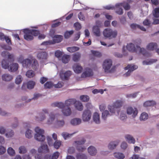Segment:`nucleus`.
Masks as SVG:
<instances>
[{
  "mask_svg": "<svg viewBox=\"0 0 159 159\" xmlns=\"http://www.w3.org/2000/svg\"><path fill=\"white\" fill-rule=\"evenodd\" d=\"M151 24V21L148 19H146L143 22V25L145 26H149Z\"/></svg>",
  "mask_w": 159,
  "mask_h": 159,
  "instance_id": "nucleus-64",
  "label": "nucleus"
},
{
  "mask_svg": "<svg viewBox=\"0 0 159 159\" xmlns=\"http://www.w3.org/2000/svg\"><path fill=\"white\" fill-rule=\"evenodd\" d=\"M127 113L128 115H132V117L134 118L137 115L138 110L136 108L129 107L127 108Z\"/></svg>",
  "mask_w": 159,
  "mask_h": 159,
  "instance_id": "nucleus-15",
  "label": "nucleus"
},
{
  "mask_svg": "<svg viewBox=\"0 0 159 159\" xmlns=\"http://www.w3.org/2000/svg\"><path fill=\"white\" fill-rule=\"evenodd\" d=\"M119 143V141H118L110 142L108 146L109 148L111 150L114 149L118 145Z\"/></svg>",
  "mask_w": 159,
  "mask_h": 159,
  "instance_id": "nucleus-25",
  "label": "nucleus"
},
{
  "mask_svg": "<svg viewBox=\"0 0 159 159\" xmlns=\"http://www.w3.org/2000/svg\"><path fill=\"white\" fill-rule=\"evenodd\" d=\"M111 115L109 111L107 110L104 111L102 113V119L105 120L106 119L107 117L110 116Z\"/></svg>",
  "mask_w": 159,
  "mask_h": 159,
  "instance_id": "nucleus-42",
  "label": "nucleus"
},
{
  "mask_svg": "<svg viewBox=\"0 0 159 159\" xmlns=\"http://www.w3.org/2000/svg\"><path fill=\"white\" fill-rule=\"evenodd\" d=\"M75 107L78 110L80 111L82 110L83 108L82 104L79 101H76L75 103Z\"/></svg>",
  "mask_w": 159,
  "mask_h": 159,
  "instance_id": "nucleus-36",
  "label": "nucleus"
},
{
  "mask_svg": "<svg viewBox=\"0 0 159 159\" xmlns=\"http://www.w3.org/2000/svg\"><path fill=\"white\" fill-rule=\"evenodd\" d=\"M156 104V102L153 101H148L145 102L143 104L144 107H147L154 106Z\"/></svg>",
  "mask_w": 159,
  "mask_h": 159,
  "instance_id": "nucleus-31",
  "label": "nucleus"
},
{
  "mask_svg": "<svg viewBox=\"0 0 159 159\" xmlns=\"http://www.w3.org/2000/svg\"><path fill=\"white\" fill-rule=\"evenodd\" d=\"M22 81V78L21 75H19L16 78L15 80L16 84H20Z\"/></svg>",
  "mask_w": 159,
  "mask_h": 159,
  "instance_id": "nucleus-56",
  "label": "nucleus"
},
{
  "mask_svg": "<svg viewBox=\"0 0 159 159\" xmlns=\"http://www.w3.org/2000/svg\"><path fill=\"white\" fill-rule=\"evenodd\" d=\"M86 142V140L83 138L80 140L76 141L75 142L76 144V147L77 150L79 152H83L86 149V148L82 145Z\"/></svg>",
  "mask_w": 159,
  "mask_h": 159,
  "instance_id": "nucleus-8",
  "label": "nucleus"
},
{
  "mask_svg": "<svg viewBox=\"0 0 159 159\" xmlns=\"http://www.w3.org/2000/svg\"><path fill=\"white\" fill-rule=\"evenodd\" d=\"M112 62L110 59L105 60L103 62L102 66L105 72H108L112 65Z\"/></svg>",
  "mask_w": 159,
  "mask_h": 159,
  "instance_id": "nucleus-11",
  "label": "nucleus"
},
{
  "mask_svg": "<svg viewBox=\"0 0 159 159\" xmlns=\"http://www.w3.org/2000/svg\"><path fill=\"white\" fill-rule=\"evenodd\" d=\"M73 68L75 72L77 74L81 73L83 70L82 67L77 64L73 66Z\"/></svg>",
  "mask_w": 159,
  "mask_h": 159,
  "instance_id": "nucleus-20",
  "label": "nucleus"
},
{
  "mask_svg": "<svg viewBox=\"0 0 159 159\" xmlns=\"http://www.w3.org/2000/svg\"><path fill=\"white\" fill-rule=\"evenodd\" d=\"M74 26L76 30H79L81 28V25L78 22L75 23L74 24Z\"/></svg>",
  "mask_w": 159,
  "mask_h": 159,
  "instance_id": "nucleus-63",
  "label": "nucleus"
},
{
  "mask_svg": "<svg viewBox=\"0 0 159 159\" xmlns=\"http://www.w3.org/2000/svg\"><path fill=\"white\" fill-rule=\"evenodd\" d=\"M91 117V113L90 111L88 110H85L83 113L82 119L84 121H87L89 120Z\"/></svg>",
  "mask_w": 159,
  "mask_h": 159,
  "instance_id": "nucleus-13",
  "label": "nucleus"
},
{
  "mask_svg": "<svg viewBox=\"0 0 159 159\" xmlns=\"http://www.w3.org/2000/svg\"><path fill=\"white\" fill-rule=\"evenodd\" d=\"M93 31L95 35L97 36H100V29L98 26H94L93 27Z\"/></svg>",
  "mask_w": 159,
  "mask_h": 159,
  "instance_id": "nucleus-24",
  "label": "nucleus"
},
{
  "mask_svg": "<svg viewBox=\"0 0 159 159\" xmlns=\"http://www.w3.org/2000/svg\"><path fill=\"white\" fill-rule=\"evenodd\" d=\"M33 36H37L39 34V31L37 30H30Z\"/></svg>",
  "mask_w": 159,
  "mask_h": 159,
  "instance_id": "nucleus-55",
  "label": "nucleus"
},
{
  "mask_svg": "<svg viewBox=\"0 0 159 159\" xmlns=\"http://www.w3.org/2000/svg\"><path fill=\"white\" fill-rule=\"evenodd\" d=\"M92 53L94 56L97 57H100L102 56L101 53L98 52L92 51Z\"/></svg>",
  "mask_w": 159,
  "mask_h": 159,
  "instance_id": "nucleus-57",
  "label": "nucleus"
},
{
  "mask_svg": "<svg viewBox=\"0 0 159 159\" xmlns=\"http://www.w3.org/2000/svg\"><path fill=\"white\" fill-rule=\"evenodd\" d=\"M36 134L34 135V138L36 140L40 142H43L45 140V137L43 135L44 134L43 130L37 127L35 129Z\"/></svg>",
  "mask_w": 159,
  "mask_h": 159,
  "instance_id": "nucleus-4",
  "label": "nucleus"
},
{
  "mask_svg": "<svg viewBox=\"0 0 159 159\" xmlns=\"http://www.w3.org/2000/svg\"><path fill=\"white\" fill-rule=\"evenodd\" d=\"M43 113H42L39 114V117H36V120L38 121H42L45 118V114H48V110L46 109H43Z\"/></svg>",
  "mask_w": 159,
  "mask_h": 159,
  "instance_id": "nucleus-19",
  "label": "nucleus"
},
{
  "mask_svg": "<svg viewBox=\"0 0 159 159\" xmlns=\"http://www.w3.org/2000/svg\"><path fill=\"white\" fill-rule=\"evenodd\" d=\"M157 47V44L155 43H150L147 46L146 48L147 49L153 51Z\"/></svg>",
  "mask_w": 159,
  "mask_h": 159,
  "instance_id": "nucleus-21",
  "label": "nucleus"
},
{
  "mask_svg": "<svg viewBox=\"0 0 159 159\" xmlns=\"http://www.w3.org/2000/svg\"><path fill=\"white\" fill-rule=\"evenodd\" d=\"M134 43V44L130 43L127 45L126 48L128 50L132 52L142 53L144 56L147 55V53L146 49L143 48H140L139 46L141 43L140 40H136Z\"/></svg>",
  "mask_w": 159,
  "mask_h": 159,
  "instance_id": "nucleus-2",
  "label": "nucleus"
},
{
  "mask_svg": "<svg viewBox=\"0 0 159 159\" xmlns=\"http://www.w3.org/2000/svg\"><path fill=\"white\" fill-rule=\"evenodd\" d=\"M64 85V83L62 82H58L57 84H55L54 86L56 88H60L62 87Z\"/></svg>",
  "mask_w": 159,
  "mask_h": 159,
  "instance_id": "nucleus-61",
  "label": "nucleus"
},
{
  "mask_svg": "<svg viewBox=\"0 0 159 159\" xmlns=\"http://www.w3.org/2000/svg\"><path fill=\"white\" fill-rule=\"evenodd\" d=\"M53 86V84L51 82L48 81L44 84V87L45 89H50Z\"/></svg>",
  "mask_w": 159,
  "mask_h": 159,
  "instance_id": "nucleus-46",
  "label": "nucleus"
},
{
  "mask_svg": "<svg viewBox=\"0 0 159 159\" xmlns=\"http://www.w3.org/2000/svg\"><path fill=\"white\" fill-rule=\"evenodd\" d=\"M35 84V82L33 81H30L27 83V88L31 89L34 88Z\"/></svg>",
  "mask_w": 159,
  "mask_h": 159,
  "instance_id": "nucleus-40",
  "label": "nucleus"
},
{
  "mask_svg": "<svg viewBox=\"0 0 159 159\" xmlns=\"http://www.w3.org/2000/svg\"><path fill=\"white\" fill-rule=\"evenodd\" d=\"M32 68L36 70L39 68V64L38 61L35 58H31V65Z\"/></svg>",
  "mask_w": 159,
  "mask_h": 159,
  "instance_id": "nucleus-18",
  "label": "nucleus"
},
{
  "mask_svg": "<svg viewBox=\"0 0 159 159\" xmlns=\"http://www.w3.org/2000/svg\"><path fill=\"white\" fill-rule=\"evenodd\" d=\"M2 67L5 69L8 68L9 67V62L8 61L3 60L2 62Z\"/></svg>",
  "mask_w": 159,
  "mask_h": 159,
  "instance_id": "nucleus-38",
  "label": "nucleus"
},
{
  "mask_svg": "<svg viewBox=\"0 0 159 159\" xmlns=\"http://www.w3.org/2000/svg\"><path fill=\"white\" fill-rule=\"evenodd\" d=\"M61 144L60 141H56L54 143V146L55 148L57 149L60 147Z\"/></svg>",
  "mask_w": 159,
  "mask_h": 159,
  "instance_id": "nucleus-60",
  "label": "nucleus"
},
{
  "mask_svg": "<svg viewBox=\"0 0 159 159\" xmlns=\"http://www.w3.org/2000/svg\"><path fill=\"white\" fill-rule=\"evenodd\" d=\"M14 134V132L12 130H11L10 132H8L6 134V136L7 137L9 138L13 136Z\"/></svg>",
  "mask_w": 159,
  "mask_h": 159,
  "instance_id": "nucleus-59",
  "label": "nucleus"
},
{
  "mask_svg": "<svg viewBox=\"0 0 159 159\" xmlns=\"http://www.w3.org/2000/svg\"><path fill=\"white\" fill-rule=\"evenodd\" d=\"M81 122V119L78 118H75L71 120L70 123L73 125H76L80 124Z\"/></svg>",
  "mask_w": 159,
  "mask_h": 159,
  "instance_id": "nucleus-26",
  "label": "nucleus"
},
{
  "mask_svg": "<svg viewBox=\"0 0 159 159\" xmlns=\"http://www.w3.org/2000/svg\"><path fill=\"white\" fill-rule=\"evenodd\" d=\"M80 99L83 102H87L89 101V97L87 95H83L80 96Z\"/></svg>",
  "mask_w": 159,
  "mask_h": 159,
  "instance_id": "nucleus-47",
  "label": "nucleus"
},
{
  "mask_svg": "<svg viewBox=\"0 0 159 159\" xmlns=\"http://www.w3.org/2000/svg\"><path fill=\"white\" fill-rule=\"evenodd\" d=\"M49 118L47 121V123L48 124H50L52 123L55 118V116L51 113L49 115Z\"/></svg>",
  "mask_w": 159,
  "mask_h": 159,
  "instance_id": "nucleus-43",
  "label": "nucleus"
},
{
  "mask_svg": "<svg viewBox=\"0 0 159 159\" xmlns=\"http://www.w3.org/2000/svg\"><path fill=\"white\" fill-rule=\"evenodd\" d=\"M88 152L92 156H94L97 153V150L96 148L92 146H90L88 148Z\"/></svg>",
  "mask_w": 159,
  "mask_h": 159,
  "instance_id": "nucleus-23",
  "label": "nucleus"
},
{
  "mask_svg": "<svg viewBox=\"0 0 159 159\" xmlns=\"http://www.w3.org/2000/svg\"><path fill=\"white\" fill-rule=\"evenodd\" d=\"M103 34L105 38L111 39L116 37L117 32L116 30H113L110 28H106L103 30Z\"/></svg>",
  "mask_w": 159,
  "mask_h": 159,
  "instance_id": "nucleus-3",
  "label": "nucleus"
},
{
  "mask_svg": "<svg viewBox=\"0 0 159 159\" xmlns=\"http://www.w3.org/2000/svg\"><path fill=\"white\" fill-rule=\"evenodd\" d=\"M138 68V66L136 65H133L132 66L131 65H128L125 68V70L129 69L131 72L136 69Z\"/></svg>",
  "mask_w": 159,
  "mask_h": 159,
  "instance_id": "nucleus-34",
  "label": "nucleus"
},
{
  "mask_svg": "<svg viewBox=\"0 0 159 159\" xmlns=\"http://www.w3.org/2000/svg\"><path fill=\"white\" fill-rule=\"evenodd\" d=\"M148 117V114L147 113L143 112L141 114L140 116V119L141 120H147Z\"/></svg>",
  "mask_w": 159,
  "mask_h": 159,
  "instance_id": "nucleus-44",
  "label": "nucleus"
},
{
  "mask_svg": "<svg viewBox=\"0 0 159 159\" xmlns=\"http://www.w3.org/2000/svg\"><path fill=\"white\" fill-rule=\"evenodd\" d=\"M81 57L80 54L79 52H77L73 55V60L75 62L78 61Z\"/></svg>",
  "mask_w": 159,
  "mask_h": 159,
  "instance_id": "nucleus-33",
  "label": "nucleus"
},
{
  "mask_svg": "<svg viewBox=\"0 0 159 159\" xmlns=\"http://www.w3.org/2000/svg\"><path fill=\"white\" fill-rule=\"evenodd\" d=\"M65 124L64 121L63 120L57 119L56 121L55 125L56 127H62Z\"/></svg>",
  "mask_w": 159,
  "mask_h": 159,
  "instance_id": "nucleus-30",
  "label": "nucleus"
},
{
  "mask_svg": "<svg viewBox=\"0 0 159 159\" xmlns=\"http://www.w3.org/2000/svg\"><path fill=\"white\" fill-rule=\"evenodd\" d=\"M125 138L129 143H134L135 141L134 139L130 135H127L125 136Z\"/></svg>",
  "mask_w": 159,
  "mask_h": 159,
  "instance_id": "nucleus-29",
  "label": "nucleus"
},
{
  "mask_svg": "<svg viewBox=\"0 0 159 159\" xmlns=\"http://www.w3.org/2000/svg\"><path fill=\"white\" fill-rule=\"evenodd\" d=\"M37 57L39 60H40V62L43 63L48 59V53L45 52L40 51L37 54Z\"/></svg>",
  "mask_w": 159,
  "mask_h": 159,
  "instance_id": "nucleus-7",
  "label": "nucleus"
},
{
  "mask_svg": "<svg viewBox=\"0 0 159 159\" xmlns=\"http://www.w3.org/2000/svg\"><path fill=\"white\" fill-rule=\"evenodd\" d=\"M153 15L154 17L158 18L159 17V7L155 8L154 9V13Z\"/></svg>",
  "mask_w": 159,
  "mask_h": 159,
  "instance_id": "nucleus-53",
  "label": "nucleus"
},
{
  "mask_svg": "<svg viewBox=\"0 0 159 159\" xmlns=\"http://www.w3.org/2000/svg\"><path fill=\"white\" fill-rule=\"evenodd\" d=\"M62 55V53L59 50H57L55 52V56L57 58L61 57Z\"/></svg>",
  "mask_w": 159,
  "mask_h": 159,
  "instance_id": "nucleus-62",
  "label": "nucleus"
},
{
  "mask_svg": "<svg viewBox=\"0 0 159 159\" xmlns=\"http://www.w3.org/2000/svg\"><path fill=\"white\" fill-rule=\"evenodd\" d=\"M23 32L24 34V37L25 39L27 41H30L33 39L34 37L32 35L30 30L25 29L23 30Z\"/></svg>",
  "mask_w": 159,
  "mask_h": 159,
  "instance_id": "nucleus-12",
  "label": "nucleus"
},
{
  "mask_svg": "<svg viewBox=\"0 0 159 159\" xmlns=\"http://www.w3.org/2000/svg\"><path fill=\"white\" fill-rule=\"evenodd\" d=\"M93 119V121L96 124H99L100 123V116L99 114L98 113L95 112L94 113Z\"/></svg>",
  "mask_w": 159,
  "mask_h": 159,
  "instance_id": "nucleus-28",
  "label": "nucleus"
},
{
  "mask_svg": "<svg viewBox=\"0 0 159 159\" xmlns=\"http://www.w3.org/2000/svg\"><path fill=\"white\" fill-rule=\"evenodd\" d=\"M59 154V153L58 152H54L52 156V159H57L58 157Z\"/></svg>",
  "mask_w": 159,
  "mask_h": 159,
  "instance_id": "nucleus-58",
  "label": "nucleus"
},
{
  "mask_svg": "<svg viewBox=\"0 0 159 159\" xmlns=\"http://www.w3.org/2000/svg\"><path fill=\"white\" fill-rule=\"evenodd\" d=\"M77 132H74L72 134H69L67 132H64L62 133L61 135L63 136L64 139L66 140L67 138L72 136L73 134L76 133Z\"/></svg>",
  "mask_w": 159,
  "mask_h": 159,
  "instance_id": "nucleus-35",
  "label": "nucleus"
},
{
  "mask_svg": "<svg viewBox=\"0 0 159 159\" xmlns=\"http://www.w3.org/2000/svg\"><path fill=\"white\" fill-rule=\"evenodd\" d=\"M32 131L30 129H28L25 132V136L28 139L31 138L32 137Z\"/></svg>",
  "mask_w": 159,
  "mask_h": 159,
  "instance_id": "nucleus-51",
  "label": "nucleus"
},
{
  "mask_svg": "<svg viewBox=\"0 0 159 159\" xmlns=\"http://www.w3.org/2000/svg\"><path fill=\"white\" fill-rule=\"evenodd\" d=\"M2 78L3 80L8 81L11 80L13 77L11 75L7 74L3 75Z\"/></svg>",
  "mask_w": 159,
  "mask_h": 159,
  "instance_id": "nucleus-27",
  "label": "nucleus"
},
{
  "mask_svg": "<svg viewBox=\"0 0 159 159\" xmlns=\"http://www.w3.org/2000/svg\"><path fill=\"white\" fill-rule=\"evenodd\" d=\"M27 151L26 148L24 146H21L19 148V152L20 153H25Z\"/></svg>",
  "mask_w": 159,
  "mask_h": 159,
  "instance_id": "nucleus-50",
  "label": "nucleus"
},
{
  "mask_svg": "<svg viewBox=\"0 0 159 159\" xmlns=\"http://www.w3.org/2000/svg\"><path fill=\"white\" fill-rule=\"evenodd\" d=\"M35 75L34 72L32 70H28L26 73V76L29 78H32Z\"/></svg>",
  "mask_w": 159,
  "mask_h": 159,
  "instance_id": "nucleus-32",
  "label": "nucleus"
},
{
  "mask_svg": "<svg viewBox=\"0 0 159 159\" xmlns=\"http://www.w3.org/2000/svg\"><path fill=\"white\" fill-rule=\"evenodd\" d=\"M70 60V56L67 55H64L62 57V62L64 63H67Z\"/></svg>",
  "mask_w": 159,
  "mask_h": 159,
  "instance_id": "nucleus-41",
  "label": "nucleus"
},
{
  "mask_svg": "<svg viewBox=\"0 0 159 159\" xmlns=\"http://www.w3.org/2000/svg\"><path fill=\"white\" fill-rule=\"evenodd\" d=\"M157 61V59H151L148 61H143V64L144 65L150 64L154 62H156Z\"/></svg>",
  "mask_w": 159,
  "mask_h": 159,
  "instance_id": "nucleus-49",
  "label": "nucleus"
},
{
  "mask_svg": "<svg viewBox=\"0 0 159 159\" xmlns=\"http://www.w3.org/2000/svg\"><path fill=\"white\" fill-rule=\"evenodd\" d=\"M119 6H122L125 10H129L130 8L129 3L128 2H125L117 3L115 5V7H118Z\"/></svg>",
  "mask_w": 159,
  "mask_h": 159,
  "instance_id": "nucleus-17",
  "label": "nucleus"
},
{
  "mask_svg": "<svg viewBox=\"0 0 159 159\" xmlns=\"http://www.w3.org/2000/svg\"><path fill=\"white\" fill-rule=\"evenodd\" d=\"M75 99L71 98L66 100L65 104L62 102H55L52 104L51 106L53 107H57L62 109V112L65 116H70L71 113L70 108L69 107L73 105L76 102Z\"/></svg>",
  "mask_w": 159,
  "mask_h": 159,
  "instance_id": "nucleus-1",
  "label": "nucleus"
},
{
  "mask_svg": "<svg viewBox=\"0 0 159 159\" xmlns=\"http://www.w3.org/2000/svg\"><path fill=\"white\" fill-rule=\"evenodd\" d=\"M74 33L73 30H70V31H66L64 34V37L65 38L68 39L69 38L70 35Z\"/></svg>",
  "mask_w": 159,
  "mask_h": 159,
  "instance_id": "nucleus-48",
  "label": "nucleus"
},
{
  "mask_svg": "<svg viewBox=\"0 0 159 159\" xmlns=\"http://www.w3.org/2000/svg\"><path fill=\"white\" fill-rule=\"evenodd\" d=\"M79 48L77 47L73 46L71 47H68L67 48V50L71 53L74 52L79 50Z\"/></svg>",
  "mask_w": 159,
  "mask_h": 159,
  "instance_id": "nucleus-37",
  "label": "nucleus"
},
{
  "mask_svg": "<svg viewBox=\"0 0 159 159\" xmlns=\"http://www.w3.org/2000/svg\"><path fill=\"white\" fill-rule=\"evenodd\" d=\"M24 57L22 56H20L18 59L19 62H20L24 67L29 68L31 66V59L26 58L23 59Z\"/></svg>",
  "mask_w": 159,
  "mask_h": 159,
  "instance_id": "nucleus-6",
  "label": "nucleus"
},
{
  "mask_svg": "<svg viewBox=\"0 0 159 159\" xmlns=\"http://www.w3.org/2000/svg\"><path fill=\"white\" fill-rule=\"evenodd\" d=\"M120 7V6L116 7L117 8L116 10V12L119 15H121L123 14V11L122 9Z\"/></svg>",
  "mask_w": 159,
  "mask_h": 159,
  "instance_id": "nucleus-54",
  "label": "nucleus"
},
{
  "mask_svg": "<svg viewBox=\"0 0 159 159\" xmlns=\"http://www.w3.org/2000/svg\"><path fill=\"white\" fill-rule=\"evenodd\" d=\"M38 151L39 153H46L49 152V149L47 144H43L41 145L39 148Z\"/></svg>",
  "mask_w": 159,
  "mask_h": 159,
  "instance_id": "nucleus-16",
  "label": "nucleus"
},
{
  "mask_svg": "<svg viewBox=\"0 0 159 159\" xmlns=\"http://www.w3.org/2000/svg\"><path fill=\"white\" fill-rule=\"evenodd\" d=\"M8 153L11 156H13L15 154V152L14 150L11 148H9L7 149Z\"/></svg>",
  "mask_w": 159,
  "mask_h": 159,
  "instance_id": "nucleus-52",
  "label": "nucleus"
},
{
  "mask_svg": "<svg viewBox=\"0 0 159 159\" xmlns=\"http://www.w3.org/2000/svg\"><path fill=\"white\" fill-rule=\"evenodd\" d=\"M123 104L121 101L117 100L115 102L112 106L109 105L108 106V109L111 113H115L116 109L117 108L120 107Z\"/></svg>",
  "mask_w": 159,
  "mask_h": 159,
  "instance_id": "nucleus-5",
  "label": "nucleus"
},
{
  "mask_svg": "<svg viewBox=\"0 0 159 159\" xmlns=\"http://www.w3.org/2000/svg\"><path fill=\"white\" fill-rule=\"evenodd\" d=\"M77 159H87V156L84 154L78 153L76 156Z\"/></svg>",
  "mask_w": 159,
  "mask_h": 159,
  "instance_id": "nucleus-45",
  "label": "nucleus"
},
{
  "mask_svg": "<svg viewBox=\"0 0 159 159\" xmlns=\"http://www.w3.org/2000/svg\"><path fill=\"white\" fill-rule=\"evenodd\" d=\"M62 39L63 36H62L56 35L54 36L52 41L44 42L42 43V44L46 45L48 44H54L56 43H59L62 41Z\"/></svg>",
  "mask_w": 159,
  "mask_h": 159,
  "instance_id": "nucleus-10",
  "label": "nucleus"
},
{
  "mask_svg": "<svg viewBox=\"0 0 159 159\" xmlns=\"http://www.w3.org/2000/svg\"><path fill=\"white\" fill-rule=\"evenodd\" d=\"M18 64L17 63H13L10 66L9 71L11 72L16 71L18 68Z\"/></svg>",
  "mask_w": 159,
  "mask_h": 159,
  "instance_id": "nucleus-22",
  "label": "nucleus"
},
{
  "mask_svg": "<svg viewBox=\"0 0 159 159\" xmlns=\"http://www.w3.org/2000/svg\"><path fill=\"white\" fill-rule=\"evenodd\" d=\"M115 157L118 159H123L125 157L124 155L120 152H116L114 153Z\"/></svg>",
  "mask_w": 159,
  "mask_h": 159,
  "instance_id": "nucleus-39",
  "label": "nucleus"
},
{
  "mask_svg": "<svg viewBox=\"0 0 159 159\" xmlns=\"http://www.w3.org/2000/svg\"><path fill=\"white\" fill-rule=\"evenodd\" d=\"M72 75V72L70 70H67L65 72L61 71L59 73L60 78L63 80H68Z\"/></svg>",
  "mask_w": 159,
  "mask_h": 159,
  "instance_id": "nucleus-9",
  "label": "nucleus"
},
{
  "mask_svg": "<svg viewBox=\"0 0 159 159\" xmlns=\"http://www.w3.org/2000/svg\"><path fill=\"white\" fill-rule=\"evenodd\" d=\"M93 75V70L90 68H86L82 74L81 77L82 78H85L92 76Z\"/></svg>",
  "mask_w": 159,
  "mask_h": 159,
  "instance_id": "nucleus-14",
  "label": "nucleus"
}]
</instances>
